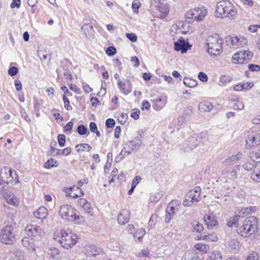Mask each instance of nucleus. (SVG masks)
I'll use <instances>...</instances> for the list:
<instances>
[{"mask_svg":"<svg viewBox=\"0 0 260 260\" xmlns=\"http://www.w3.org/2000/svg\"><path fill=\"white\" fill-rule=\"evenodd\" d=\"M237 15V9L229 0H221L216 4L215 16L217 18H228L235 19Z\"/></svg>","mask_w":260,"mask_h":260,"instance_id":"obj_1","label":"nucleus"},{"mask_svg":"<svg viewBox=\"0 0 260 260\" xmlns=\"http://www.w3.org/2000/svg\"><path fill=\"white\" fill-rule=\"evenodd\" d=\"M258 231V221L256 217L250 216L246 218L237 230L238 234L244 238L249 237Z\"/></svg>","mask_w":260,"mask_h":260,"instance_id":"obj_2","label":"nucleus"},{"mask_svg":"<svg viewBox=\"0 0 260 260\" xmlns=\"http://www.w3.org/2000/svg\"><path fill=\"white\" fill-rule=\"evenodd\" d=\"M222 39L217 34L209 36L206 41V46L208 47V52L211 55L217 56L222 50Z\"/></svg>","mask_w":260,"mask_h":260,"instance_id":"obj_3","label":"nucleus"},{"mask_svg":"<svg viewBox=\"0 0 260 260\" xmlns=\"http://www.w3.org/2000/svg\"><path fill=\"white\" fill-rule=\"evenodd\" d=\"M142 143L141 136L140 135L135 138L132 141L125 142L123 145V149L116 158H120L119 160L122 159L125 156L131 154L135 149L139 148Z\"/></svg>","mask_w":260,"mask_h":260,"instance_id":"obj_4","label":"nucleus"},{"mask_svg":"<svg viewBox=\"0 0 260 260\" xmlns=\"http://www.w3.org/2000/svg\"><path fill=\"white\" fill-rule=\"evenodd\" d=\"M205 134L203 133L194 134L189 137L182 144V149L184 152H188L199 145Z\"/></svg>","mask_w":260,"mask_h":260,"instance_id":"obj_5","label":"nucleus"},{"mask_svg":"<svg viewBox=\"0 0 260 260\" xmlns=\"http://www.w3.org/2000/svg\"><path fill=\"white\" fill-rule=\"evenodd\" d=\"M207 14V10L204 8H197L188 11L186 14V18L189 23L196 21H202Z\"/></svg>","mask_w":260,"mask_h":260,"instance_id":"obj_6","label":"nucleus"},{"mask_svg":"<svg viewBox=\"0 0 260 260\" xmlns=\"http://www.w3.org/2000/svg\"><path fill=\"white\" fill-rule=\"evenodd\" d=\"M59 215L62 218L70 221H74L76 222H79L80 219L79 216H76L75 210L73 207L68 204L63 205L60 207Z\"/></svg>","mask_w":260,"mask_h":260,"instance_id":"obj_7","label":"nucleus"},{"mask_svg":"<svg viewBox=\"0 0 260 260\" xmlns=\"http://www.w3.org/2000/svg\"><path fill=\"white\" fill-rule=\"evenodd\" d=\"M59 242L64 248H70L76 244L77 242V236L71 232L68 233L66 231L62 230L60 232V237Z\"/></svg>","mask_w":260,"mask_h":260,"instance_id":"obj_8","label":"nucleus"},{"mask_svg":"<svg viewBox=\"0 0 260 260\" xmlns=\"http://www.w3.org/2000/svg\"><path fill=\"white\" fill-rule=\"evenodd\" d=\"M15 240L13 226L7 225L4 227L0 233V241L6 244L13 243Z\"/></svg>","mask_w":260,"mask_h":260,"instance_id":"obj_9","label":"nucleus"},{"mask_svg":"<svg viewBox=\"0 0 260 260\" xmlns=\"http://www.w3.org/2000/svg\"><path fill=\"white\" fill-rule=\"evenodd\" d=\"M253 56V52L250 51H240L235 53L232 59V62L236 64H242L250 60Z\"/></svg>","mask_w":260,"mask_h":260,"instance_id":"obj_10","label":"nucleus"},{"mask_svg":"<svg viewBox=\"0 0 260 260\" xmlns=\"http://www.w3.org/2000/svg\"><path fill=\"white\" fill-rule=\"evenodd\" d=\"M225 42L227 45L234 48L243 47L247 43V40L241 36L225 37Z\"/></svg>","mask_w":260,"mask_h":260,"instance_id":"obj_11","label":"nucleus"},{"mask_svg":"<svg viewBox=\"0 0 260 260\" xmlns=\"http://www.w3.org/2000/svg\"><path fill=\"white\" fill-rule=\"evenodd\" d=\"M3 171L6 175L7 184L11 183L12 185H15L19 182V177L15 170L5 168Z\"/></svg>","mask_w":260,"mask_h":260,"instance_id":"obj_12","label":"nucleus"},{"mask_svg":"<svg viewBox=\"0 0 260 260\" xmlns=\"http://www.w3.org/2000/svg\"><path fill=\"white\" fill-rule=\"evenodd\" d=\"M41 231V228L36 224H29L25 228V234L31 239L40 237Z\"/></svg>","mask_w":260,"mask_h":260,"instance_id":"obj_13","label":"nucleus"},{"mask_svg":"<svg viewBox=\"0 0 260 260\" xmlns=\"http://www.w3.org/2000/svg\"><path fill=\"white\" fill-rule=\"evenodd\" d=\"M191 46L189 42L185 41L182 37L178 41L174 43L175 50L177 51H180L182 53L186 52Z\"/></svg>","mask_w":260,"mask_h":260,"instance_id":"obj_14","label":"nucleus"},{"mask_svg":"<svg viewBox=\"0 0 260 260\" xmlns=\"http://www.w3.org/2000/svg\"><path fill=\"white\" fill-rule=\"evenodd\" d=\"M242 156V153L241 152H238L236 154L233 155L225 159L222 164L226 168L230 167L241 159Z\"/></svg>","mask_w":260,"mask_h":260,"instance_id":"obj_15","label":"nucleus"},{"mask_svg":"<svg viewBox=\"0 0 260 260\" xmlns=\"http://www.w3.org/2000/svg\"><path fill=\"white\" fill-rule=\"evenodd\" d=\"M85 253L89 256H96L104 253L103 250L95 245H89L85 246Z\"/></svg>","mask_w":260,"mask_h":260,"instance_id":"obj_16","label":"nucleus"},{"mask_svg":"<svg viewBox=\"0 0 260 260\" xmlns=\"http://www.w3.org/2000/svg\"><path fill=\"white\" fill-rule=\"evenodd\" d=\"M130 213L127 209L122 210L118 215L117 220L119 224L123 225L129 220Z\"/></svg>","mask_w":260,"mask_h":260,"instance_id":"obj_17","label":"nucleus"},{"mask_svg":"<svg viewBox=\"0 0 260 260\" xmlns=\"http://www.w3.org/2000/svg\"><path fill=\"white\" fill-rule=\"evenodd\" d=\"M260 143V134L249 135L246 140V145L251 147Z\"/></svg>","mask_w":260,"mask_h":260,"instance_id":"obj_18","label":"nucleus"},{"mask_svg":"<svg viewBox=\"0 0 260 260\" xmlns=\"http://www.w3.org/2000/svg\"><path fill=\"white\" fill-rule=\"evenodd\" d=\"M203 219L209 229L212 228L218 223L215 217L212 214H205Z\"/></svg>","mask_w":260,"mask_h":260,"instance_id":"obj_19","label":"nucleus"},{"mask_svg":"<svg viewBox=\"0 0 260 260\" xmlns=\"http://www.w3.org/2000/svg\"><path fill=\"white\" fill-rule=\"evenodd\" d=\"M118 85L120 91L124 95H127L132 91L131 84H126L120 79L118 80Z\"/></svg>","mask_w":260,"mask_h":260,"instance_id":"obj_20","label":"nucleus"},{"mask_svg":"<svg viewBox=\"0 0 260 260\" xmlns=\"http://www.w3.org/2000/svg\"><path fill=\"white\" fill-rule=\"evenodd\" d=\"M34 215L39 219H45L48 215V210L44 207H41L37 211L34 212Z\"/></svg>","mask_w":260,"mask_h":260,"instance_id":"obj_21","label":"nucleus"},{"mask_svg":"<svg viewBox=\"0 0 260 260\" xmlns=\"http://www.w3.org/2000/svg\"><path fill=\"white\" fill-rule=\"evenodd\" d=\"M154 104L153 106V108L156 110H160L166 105L167 100L160 98L154 100Z\"/></svg>","mask_w":260,"mask_h":260,"instance_id":"obj_22","label":"nucleus"},{"mask_svg":"<svg viewBox=\"0 0 260 260\" xmlns=\"http://www.w3.org/2000/svg\"><path fill=\"white\" fill-rule=\"evenodd\" d=\"M213 108V105L207 102L201 103L199 105V109L202 112H210Z\"/></svg>","mask_w":260,"mask_h":260,"instance_id":"obj_23","label":"nucleus"},{"mask_svg":"<svg viewBox=\"0 0 260 260\" xmlns=\"http://www.w3.org/2000/svg\"><path fill=\"white\" fill-rule=\"evenodd\" d=\"M180 204V202L177 200L172 201L170 202L167 206L166 209V213L171 214V215H174L175 213V208L174 207V204L179 205Z\"/></svg>","mask_w":260,"mask_h":260,"instance_id":"obj_24","label":"nucleus"},{"mask_svg":"<svg viewBox=\"0 0 260 260\" xmlns=\"http://www.w3.org/2000/svg\"><path fill=\"white\" fill-rule=\"evenodd\" d=\"M240 218V215H235L234 216L230 217L227 220V225L229 227H232L233 226H236L238 225V223Z\"/></svg>","mask_w":260,"mask_h":260,"instance_id":"obj_25","label":"nucleus"},{"mask_svg":"<svg viewBox=\"0 0 260 260\" xmlns=\"http://www.w3.org/2000/svg\"><path fill=\"white\" fill-rule=\"evenodd\" d=\"M183 83L187 87L193 88L197 85L198 82L190 78L185 77L184 78Z\"/></svg>","mask_w":260,"mask_h":260,"instance_id":"obj_26","label":"nucleus"},{"mask_svg":"<svg viewBox=\"0 0 260 260\" xmlns=\"http://www.w3.org/2000/svg\"><path fill=\"white\" fill-rule=\"evenodd\" d=\"M75 148L78 152L84 151L87 148V151H90L91 149V147L87 144H77L75 146Z\"/></svg>","mask_w":260,"mask_h":260,"instance_id":"obj_27","label":"nucleus"},{"mask_svg":"<svg viewBox=\"0 0 260 260\" xmlns=\"http://www.w3.org/2000/svg\"><path fill=\"white\" fill-rule=\"evenodd\" d=\"M191 225L193 229V231H196L198 233H201L204 230L203 225L198 221H193L191 222Z\"/></svg>","mask_w":260,"mask_h":260,"instance_id":"obj_28","label":"nucleus"},{"mask_svg":"<svg viewBox=\"0 0 260 260\" xmlns=\"http://www.w3.org/2000/svg\"><path fill=\"white\" fill-rule=\"evenodd\" d=\"M66 193L67 194V196L70 197V194H71L74 190H79L80 193H81V195L83 196L84 192L81 190L80 188H79L78 186H73L72 187H70L69 188H66L65 189Z\"/></svg>","mask_w":260,"mask_h":260,"instance_id":"obj_29","label":"nucleus"},{"mask_svg":"<svg viewBox=\"0 0 260 260\" xmlns=\"http://www.w3.org/2000/svg\"><path fill=\"white\" fill-rule=\"evenodd\" d=\"M194 247L196 249L200 251L201 252L206 253L209 249V246L208 245L203 244L202 243H198L195 245Z\"/></svg>","mask_w":260,"mask_h":260,"instance_id":"obj_30","label":"nucleus"},{"mask_svg":"<svg viewBox=\"0 0 260 260\" xmlns=\"http://www.w3.org/2000/svg\"><path fill=\"white\" fill-rule=\"evenodd\" d=\"M145 234L146 232L145 229L143 228L139 229L133 234V236L134 238H137V239L140 241Z\"/></svg>","mask_w":260,"mask_h":260,"instance_id":"obj_31","label":"nucleus"},{"mask_svg":"<svg viewBox=\"0 0 260 260\" xmlns=\"http://www.w3.org/2000/svg\"><path fill=\"white\" fill-rule=\"evenodd\" d=\"M232 101L234 102V105L233 108L236 110H242L244 108V104L242 102L240 101L238 99H235L232 100Z\"/></svg>","mask_w":260,"mask_h":260,"instance_id":"obj_32","label":"nucleus"},{"mask_svg":"<svg viewBox=\"0 0 260 260\" xmlns=\"http://www.w3.org/2000/svg\"><path fill=\"white\" fill-rule=\"evenodd\" d=\"M6 199L7 203L10 205H17L19 203L18 199L14 194H10Z\"/></svg>","mask_w":260,"mask_h":260,"instance_id":"obj_33","label":"nucleus"},{"mask_svg":"<svg viewBox=\"0 0 260 260\" xmlns=\"http://www.w3.org/2000/svg\"><path fill=\"white\" fill-rule=\"evenodd\" d=\"M250 178L255 182H260V168L255 169L250 175Z\"/></svg>","mask_w":260,"mask_h":260,"instance_id":"obj_34","label":"nucleus"},{"mask_svg":"<svg viewBox=\"0 0 260 260\" xmlns=\"http://www.w3.org/2000/svg\"><path fill=\"white\" fill-rule=\"evenodd\" d=\"M159 217L156 214H153L151 215L149 221L148 222V226L150 228H152L155 225V223L158 222Z\"/></svg>","mask_w":260,"mask_h":260,"instance_id":"obj_35","label":"nucleus"},{"mask_svg":"<svg viewBox=\"0 0 260 260\" xmlns=\"http://www.w3.org/2000/svg\"><path fill=\"white\" fill-rule=\"evenodd\" d=\"M82 30L86 36H89L93 31V27L89 24H85L82 27Z\"/></svg>","mask_w":260,"mask_h":260,"instance_id":"obj_36","label":"nucleus"},{"mask_svg":"<svg viewBox=\"0 0 260 260\" xmlns=\"http://www.w3.org/2000/svg\"><path fill=\"white\" fill-rule=\"evenodd\" d=\"M186 195L187 196V197H188L189 199L192 200L194 201V202L196 203L199 202L201 199V197L198 198L196 193H194V192L191 190H190L188 192H187Z\"/></svg>","mask_w":260,"mask_h":260,"instance_id":"obj_37","label":"nucleus"},{"mask_svg":"<svg viewBox=\"0 0 260 260\" xmlns=\"http://www.w3.org/2000/svg\"><path fill=\"white\" fill-rule=\"evenodd\" d=\"M203 240L206 241H216L218 240V238L216 235L213 233L203 236Z\"/></svg>","mask_w":260,"mask_h":260,"instance_id":"obj_38","label":"nucleus"},{"mask_svg":"<svg viewBox=\"0 0 260 260\" xmlns=\"http://www.w3.org/2000/svg\"><path fill=\"white\" fill-rule=\"evenodd\" d=\"M186 260H201L198 254L194 252H189L186 255Z\"/></svg>","mask_w":260,"mask_h":260,"instance_id":"obj_39","label":"nucleus"},{"mask_svg":"<svg viewBox=\"0 0 260 260\" xmlns=\"http://www.w3.org/2000/svg\"><path fill=\"white\" fill-rule=\"evenodd\" d=\"M57 161L55 160L52 158H51L45 164V167L47 169L55 167L57 166Z\"/></svg>","mask_w":260,"mask_h":260,"instance_id":"obj_40","label":"nucleus"},{"mask_svg":"<svg viewBox=\"0 0 260 260\" xmlns=\"http://www.w3.org/2000/svg\"><path fill=\"white\" fill-rule=\"evenodd\" d=\"M49 254L51 257L55 259H57L59 257V252L58 249L55 247H52L50 248Z\"/></svg>","mask_w":260,"mask_h":260,"instance_id":"obj_41","label":"nucleus"},{"mask_svg":"<svg viewBox=\"0 0 260 260\" xmlns=\"http://www.w3.org/2000/svg\"><path fill=\"white\" fill-rule=\"evenodd\" d=\"M233 80V78L228 75H222L220 78V81L223 84L231 82Z\"/></svg>","mask_w":260,"mask_h":260,"instance_id":"obj_42","label":"nucleus"},{"mask_svg":"<svg viewBox=\"0 0 260 260\" xmlns=\"http://www.w3.org/2000/svg\"><path fill=\"white\" fill-rule=\"evenodd\" d=\"M141 6V4L139 0H134L132 4V9L133 10V12L135 13H138V9Z\"/></svg>","mask_w":260,"mask_h":260,"instance_id":"obj_43","label":"nucleus"},{"mask_svg":"<svg viewBox=\"0 0 260 260\" xmlns=\"http://www.w3.org/2000/svg\"><path fill=\"white\" fill-rule=\"evenodd\" d=\"M77 131L80 135H85L87 132V127L83 125H80L77 127Z\"/></svg>","mask_w":260,"mask_h":260,"instance_id":"obj_44","label":"nucleus"},{"mask_svg":"<svg viewBox=\"0 0 260 260\" xmlns=\"http://www.w3.org/2000/svg\"><path fill=\"white\" fill-rule=\"evenodd\" d=\"M195 203L196 202H194V201L192 200L189 199L188 197H187V196L186 195L184 197L182 204L185 207H188L191 206L193 204Z\"/></svg>","mask_w":260,"mask_h":260,"instance_id":"obj_45","label":"nucleus"},{"mask_svg":"<svg viewBox=\"0 0 260 260\" xmlns=\"http://www.w3.org/2000/svg\"><path fill=\"white\" fill-rule=\"evenodd\" d=\"M63 100L64 102V108L68 111L71 110L72 109V107L70 105V101L65 94L63 95Z\"/></svg>","mask_w":260,"mask_h":260,"instance_id":"obj_46","label":"nucleus"},{"mask_svg":"<svg viewBox=\"0 0 260 260\" xmlns=\"http://www.w3.org/2000/svg\"><path fill=\"white\" fill-rule=\"evenodd\" d=\"M259 256L257 252H253L248 256L245 260H258Z\"/></svg>","mask_w":260,"mask_h":260,"instance_id":"obj_47","label":"nucleus"},{"mask_svg":"<svg viewBox=\"0 0 260 260\" xmlns=\"http://www.w3.org/2000/svg\"><path fill=\"white\" fill-rule=\"evenodd\" d=\"M58 141L60 147L64 146L66 143V137L63 134H60L58 136Z\"/></svg>","mask_w":260,"mask_h":260,"instance_id":"obj_48","label":"nucleus"},{"mask_svg":"<svg viewBox=\"0 0 260 260\" xmlns=\"http://www.w3.org/2000/svg\"><path fill=\"white\" fill-rule=\"evenodd\" d=\"M230 246L233 250H238L240 247V243L238 241L233 240L231 242Z\"/></svg>","mask_w":260,"mask_h":260,"instance_id":"obj_49","label":"nucleus"},{"mask_svg":"<svg viewBox=\"0 0 260 260\" xmlns=\"http://www.w3.org/2000/svg\"><path fill=\"white\" fill-rule=\"evenodd\" d=\"M106 52L109 56H113L116 54V49L113 46H110L107 49Z\"/></svg>","mask_w":260,"mask_h":260,"instance_id":"obj_50","label":"nucleus"},{"mask_svg":"<svg viewBox=\"0 0 260 260\" xmlns=\"http://www.w3.org/2000/svg\"><path fill=\"white\" fill-rule=\"evenodd\" d=\"M210 259L211 260H222V255L220 252L215 251L210 257Z\"/></svg>","mask_w":260,"mask_h":260,"instance_id":"obj_51","label":"nucleus"},{"mask_svg":"<svg viewBox=\"0 0 260 260\" xmlns=\"http://www.w3.org/2000/svg\"><path fill=\"white\" fill-rule=\"evenodd\" d=\"M140 113V111L138 109H134L132 110L131 116L135 120H137L139 118Z\"/></svg>","mask_w":260,"mask_h":260,"instance_id":"obj_52","label":"nucleus"},{"mask_svg":"<svg viewBox=\"0 0 260 260\" xmlns=\"http://www.w3.org/2000/svg\"><path fill=\"white\" fill-rule=\"evenodd\" d=\"M250 158L255 161H257L260 159V153L256 152H252L250 154Z\"/></svg>","mask_w":260,"mask_h":260,"instance_id":"obj_53","label":"nucleus"},{"mask_svg":"<svg viewBox=\"0 0 260 260\" xmlns=\"http://www.w3.org/2000/svg\"><path fill=\"white\" fill-rule=\"evenodd\" d=\"M248 69L252 72H257L260 71V66L257 64H249L248 66Z\"/></svg>","mask_w":260,"mask_h":260,"instance_id":"obj_54","label":"nucleus"},{"mask_svg":"<svg viewBox=\"0 0 260 260\" xmlns=\"http://www.w3.org/2000/svg\"><path fill=\"white\" fill-rule=\"evenodd\" d=\"M126 36L128 40L133 42H135L137 40V37L134 33H127L126 34Z\"/></svg>","mask_w":260,"mask_h":260,"instance_id":"obj_55","label":"nucleus"},{"mask_svg":"<svg viewBox=\"0 0 260 260\" xmlns=\"http://www.w3.org/2000/svg\"><path fill=\"white\" fill-rule=\"evenodd\" d=\"M18 72V69L15 67H11L8 70V74L11 76H14L16 75Z\"/></svg>","mask_w":260,"mask_h":260,"instance_id":"obj_56","label":"nucleus"},{"mask_svg":"<svg viewBox=\"0 0 260 260\" xmlns=\"http://www.w3.org/2000/svg\"><path fill=\"white\" fill-rule=\"evenodd\" d=\"M115 124V122L113 119L108 118L106 121V126L107 127L111 128L113 127Z\"/></svg>","mask_w":260,"mask_h":260,"instance_id":"obj_57","label":"nucleus"},{"mask_svg":"<svg viewBox=\"0 0 260 260\" xmlns=\"http://www.w3.org/2000/svg\"><path fill=\"white\" fill-rule=\"evenodd\" d=\"M245 85H247V84H238L234 86V89L235 91H241L243 89H247V86L245 87Z\"/></svg>","mask_w":260,"mask_h":260,"instance_id":"obj_58","label":"nucleus"},{"mask_svg":"<svg viewBox=\"0 0 260 260\" xmlns=\"http://www.w3.org/2000/svg\"><path fill=\"white\" fill-rule=\"evenodd\" d=\"M199 79L202 82H206L208 80V76L207 75L203 73V72H200L198 75Z\"/></svg>","mask_w":260,"mask_h":260,"instance_id":"obj_59","label":"nucleus"},{"mask_svg":"<svg viewBox=\"0 0 260 260\" xmlns=\"http://www.w3.org/2000/svg\"><path fill=\"white\" fill-rule=\"evenodd\" d=\"M149 256H150L149 251L148 249H147L143 250L138 254V256L141 257H149Z\"/></svg>","mask_w":260,"mask_h":260,"instance_id":"obj_60","label":"nucleus"},{"mask_svg":"<svg viewBox=\"0 0 260 260\" xmlns=\"http://www.w3.org/2000/svg\"><path fill=\"white\" fill-rule=\"evenodd\" d=\"M21 1L20 0H13L12 4H11V8H14L16 7L19 8L20 7Z\"/></svg>","mask_w":260,"mask_h":260,"instance_id":"obj_61","label":"nucleus"},{"mask_svg":"<svg viewBox=\"0 0 260 260\" xmlns=\"http://www.w3.org/2000/svg\"><path fill=\"white\" fill-rule=\"evenodd\" d=\"M127 118V115L125 113H121L118 120L122 124H124Z\"/></svg>","mask_w":260,"mask_h":260,"instance_id":"obj_62","label":"nucleus"},{"mask_svg":"<svg viewBox=\"0 0 260 260\" xmlns=\"http://www.w3.org/2000/svg\"><path fill=\"white\" fill-rule=\"evenodd\" d=\"M243 167L246 171H251L253 169L254 165L250 162H246L243 165Z\"/></svg>","mask_w":260,"mask_h":260,"instance_id":"obj_63","label":"nucleus"},{"mask_svg":"<svg viewBox=\"0 0 260 260\" xmlns=\"http://www.w3.org/2000/svg\"><path fill=\"white\" fill-rule=\"evenodd\" d=\"M73 123L72 121H70L66 124L64 130L66 132L71 131L73 128Z\"/></svg>","mask_w":260,"mask_h":260,"instance_id":"obj_64","label":"nucleus"}]
</instances>
